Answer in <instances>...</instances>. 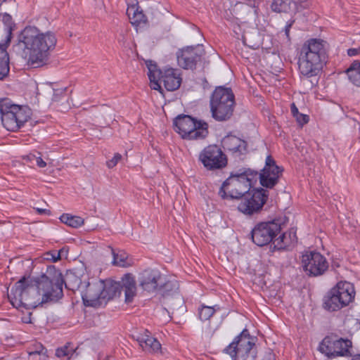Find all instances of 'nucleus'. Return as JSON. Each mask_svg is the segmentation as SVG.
<instances>
[{"label": "nucleus", "mask_w": 360, "mask_h": 360, "mask_svg": "<svg viewBox=\"0 0 360 360\" xmlns=\"http://www.w3.org/2000/svg\"><path fill=\"white\" fill-rule=\"evenodd\" d=\"M219 195L223 199H240L238 211L250 216L262 210L268 199L269 191L263 188L250 190L236 173L223 182Z\"/></svg>", "instance_id": "f257e3e1"}, {"label": "nucleus", "mask_w": 360, "mask_h": 360, "mask_svg": "<svg viewBox=\"0 0 360 360\" xmlns=\"http://www.w3.org/2000/svg\"><path fill=\"white\" fill-rule=\"evenodd\" d=\"M18 45L30 51L27 65L37 68L49 63L51 51L55 49L57 38L54 32H42L34 26H27L18 37Z\"/></svg>", "instance_id": "f03ea898"}, {"label": "nucleus", "mask_w": 360, "mask_h": 360, "mask_svg": "<svg viewBox=\"0 0 360 360\" xmlns=\"http://www.w3.org/2000/svg\"><path fill=\"white\" fill-rule=\"evenodd\" d=\"M326 41L321 39H310L302 46L298 55V70L307 78L319 75L327 60Z\"/></svg>", "instance_id": "7ed1b4c3"}, {"label": "nucleus", "mask_w": 360, "mask_h": 360, "mask_svg": "<svg viewBox=\"0 0 360 360\" xmlns=\"http://www.w3.org/2000/svg\"><path fill=\"white\" fill-rule=\"evenodd\" d=\"M11 304L15 308L35 309L44 304L41 294L31 277H22L8 294Z\"/></svg>", "instance_id": "20e7f679"}, {"label": "nucleus", "mask_w": 360, "mask_h": 360, "mask_svg": "<svg viewBox=\"0 0 360 360\" xmlns=\"http://www.w3.org/2000/svg\"><path fill=\"white\" fill-rule=\"evenodd\" d=\"M283 171V169L276 164V161L271 155H268L265 160V165L261 172L259 173L257 171L250 168H242L237 173L250 190L258 179L263 187L271 189L278 183L280 175Z\"/></svg>", "instance_id": "39448f33"}, {"label": "nucleus", "mask_w": 360, "mask_h": 360, "mask_svg": "<svg viewBox=\"0 0 360 360\" xmlns=\"http://www.w3.org/2000/svg\"><path fill=\"white\" fill-rule=\"evenodd\" d=\"M44 303L57 302L63 296V276L53 266L47 269L46 274L32 277Z\"/></svg>", "instance_id": "423d86ee"}, {"label": "nucleus", "mask_w": 360, "mask_h": 360, "mask_svg": "<svg viewBox=\"0 0 360 360\" xmlns=\"http://www.w3.org/2000/svg\"><path fill=\"white\" fill-rule=\"evenodd\" d=\"M235 96L231 88L219 86L211 94L210 107L212 117L218 122L231 119L235 108Z\"/></svg>", "instance_id": "0eeeda50"}, {"label": "nucleus", "mask_w": 360, "mask_h": 360, "mask_svg": "<svg viewBox=\"0 0 360 360\" xmlns=\"http://www.w3.org/2000/svg\"><path fill=\"white\" fill-rule=\"evenodd\" d=\"M0 114L3 126L11 131H16L31 117V109L27 105L15 104L11 99H0Z\"/></svg>", "instance_id": "6e6552de"}, {"label": "nucleus", "mask_w": 360, "mask_h": 360, "mask_svg": "<svg viewBox=\"0 0 360 360\" xmlns=\"http://www.w3.org/2000/svg\"><path fill=\"white\" fill-rule=\"evenodd\" d=\"M102 289L100 292L101 302L106 303L116 296L121 295L122 290L124 292L125 302L130 303L136 295V283L135 277L131 274H126L120 281L112 280L101 281Z\"/></svg>", "instance_id": "1a4fd4ad"}, {"label": "nucleus", "mask_w": 360, "mask_h": 360, "mask_svg": "<svg viewBox=\"0 0 360 360\" xmlns=\"http://www.w3.org/2000/svg\"><path fill=\"white\" fill-rule=\"evenodd\" d=\"M146 64L148 70V76L150 87L153 89L160 90L162 83L169 91H175L181 86L182 79L179 70L168 68L162 72L153 60H147Z\"/></svg>", "instance_id": "9d476101"}, {"label": "nucleus", "mask_w": 360, "mask_h": 360, "mask_svg": "<svg viewBox=\"0 0 360 360\" xmlns=\"http://www.w3.org/2000/svg\"><path fill=\"white\" fill-rule=\"evenodd\" d=\"M174 131L186 140H202L208 135V124L188 115H179L174 120Z\"/></svg>", "instance_id": "9b49d317"}, {"label": "nucleus", "mask_w": 360, "mask_h": 360, "mask_svg": "<svg viewBox=\"0 0 360 360\" xmlns=\"http://www.w3.org/2000/svg\"><path fill=\"white\" fill-rule=\"evenodd\" d=\"M256 338L251 336L248 329L245 328L223 350L229 355L231 360H255V353L253 347Z\"/></svg>", "instance_id": "f8f14e48"}, {"label": "nucleus", "mask_w": 360, "mask_h": 360, "mask_svg": "<svg viewBox=\"0 0 360 360\" xmlns=\"http://www.w3.org/2000/svg\"><path fill=\"white\" fill-rule=\"evenodd\" d=\"M280 219L257 223L251 231L252 242L259 247L271 245L282 230Z\"/></svg>", "instance_id": "ddd939ff"}, {"label": "nucleus", "mask_w": 360, "mask_h": 360, "mask_svg": "<svg viewBox=\"0 0 360 360\" xmlns=\"http://www.w3.org/2000/svg\"><path fill=\"white\" fill-rule=\"evenodd\" d=\"M352 347V342L350 340L328 335L321 342L319 350L328 359H332L338 356H352L350 351Z\"/></svg>", "instance_id": "4468645a"}, {"label": "nucleus", "mask_w": 360, "mask_h": 360, "mask_svg": "<svg viewBox=\"0 0 360 360\" xmlns=\"http://www.w3.org/2000/svg\"><path fill=\"white\" fill-rule=\"evenodd\" d=\"M302 266L307 276L317 277L327 271L329 264L326 258L319 252L307 250L302 255Z\"/></svg>", "instance_id": "2eb2a0df"}, {"label": "nucleus", "mask_w": 360, "mask_h": 360, "mask_svg": "<svg viewBox=\"0 0 360 360\" xmlns=\"http://www.w3.org/2000/svg\"><path fill=\"white\" fill-rule=\"evenodd\" d=\"M199 160L207 170L220 169L227 165V158L217 145L205 147L199 155Z\"/></svg>", "instance_id": "dca6fc26"}, {"label": "nucleus", "mask_w": 360, "mask_h": 360, "mask_svg": "<svg viewBox=\"0 0 360 360\" xmlns=\"http://www.w3.org/2000/svg\"><path fill=\"white\" fill-rule=\"evenodd\" d=\"M138 279L142 289L149 292L158 290L163 283V276L156 269L148 268L143 270L139 274Z\"/></svg>", "instance_id": "f3484780"}, {"label": "nucleus", "mask_w": 360, "mask_h": 360, "mask_svg": "<svg viewBox=\"0 0 360 360\" xmlns=\"http://www.w3.org/2000/svg\"><path fill=\"white\" fill-rule=\"evenodd\" d=\"M331 290L337 299L340 309L348 306L354 300L355 288L354 284L350 282L340 281Z\"/></svg>", "instance_id": "a211bd4d"}, {"label": "nucleus", "mask_w": 360, "mask_h": 360, "mask_svg": "<svg viewBox=\"0 0 360 360\" xmlns=\"http://www.w3.org/2000/svg\"><path fill=\"white\" fill-rule=\"evenodd\" d=\"M202 47L188 46L177 53L179 65L186 70L195 68L197 62L201 60Z\"/></svg>", "instance_id": "6ab92c4d"}, {"label": "nucleus", "mask_w": 360, "mask_h": 360, "mask_svg": "<svg viewBox=\"0 0 360 360\" xmlns=\"http://www.w3.org/2000/svg\"><path fill=\"white\" fill-rule=\"evenodd\" d=\"M224 149L235 158H240L248 153L247 142L232 134H228L221 141Z\"/></svg>", "instance_id": "aec40b11"}, {"label": "nucleus", "mask_w": 360, "mask_h": 360, "mask_svg": "<svg viewBox=\"0 0 360 360\" xmlns=\"http://www.w3.org/2000/svg\"><path fill=\"white\" fill-rule=\"evenodd\" d=\"M297 241L296 230L292 228L288 231L283 233L278 238H275L270 245V250L274 252L292 250Z\"/></svg>", "instance_id": "412c9836"}, {"label": "nucleus", "mask_w": 360, "mask_h": 360, "mask_svg": "<svg viewBox=\"0 0 360 360\" xmlns=\"http://www.w3.org/2000/svg\"><path fill=\"white\" fill-rule=\"evenodd\" d=\"M102 289V283L101 281L88 283L86 291L82 292V297L85 305L96 307L102 304L100 292Z\"/></svg>", "instance_id": "4be33fe9"}, {"label": "nucleus", "mask_w": 360, "mask_h": 360, "mask_svg": "<svg viewBox=\"0 0 360 360\" xmlns=\"http://www.w3.org/2000/svg\"><path fill=\"white\" fill-rule=\"evenodd\" d=\"M9 45V37L0 41V80L4 79L9 72V56L7 52Z\"/></svg>", "instance_id": "5701e85b"}, {"label": "nucleus", "mask_w": 360, "mask_h": 360, "mask_svg": "<svg viewBox=\"0 0 360 360\" xmlns=\"http://www.w3.org/2000/svg\"><path fill=\"white\" fill-rule=\"evenodd\" d=\"M136 340L144 350L157 352L161 349V345L159 341L151 337L148 330H146L144 334L138 335Z\"/></svg>", "instance_id": "b1692460"}, {"label": "nucleus", "mask_w": 360, "mask_h": 360, "mask_svg": "<svg viewBox=\"0 0 360 360\" xmlns=\"http://www.w3.org/2000/svg\"><path fill=\"white\" fill-rule=\"evenodd\" d=\"M127 14L132 25H139L141 23H145L147 21V17L142 10L139 11L137 4L128 7Z\"/></svg>", "instance_id": "393cba45"}, {"label": "nucleus", "mask_w": 360, "mask_h": 360, "mask_svg": "<svg viewBox=\"0 0 360 360\" xmlns=\"http://www.w3.org/2000/svg\"><path fill=\"white\" fill-rule=\"evenodd\" d=\"M296 8L295 0H272L271 8L276 13H288Z\"/></svg>", "instance_id": "a878e982"}, {"label": "nucleus", "mask_w": 360, "mask_h": 360, "mask_svg": "<svg viewBox=\"0 0 360 360\" xmlns=\"http://www.w3.org/2000/svg\"><path fill=\"white\" fill-rule=\"evenodd\" d=\"M345 73L353 85L360 87V61L354 60L352 63Z\"/></svg>", "instance_id": "bb28decb"}, {"label": "nucleus", "mask_w": 360, "mask_h": 360, "mask_svg": "<svg viewBox=\"0 0 360 360\" xmlns=\"http://www.w3.org/2000/svg\"><path fill=\"white\" fill-rule=\"evenodd\" d=\"M65 287L72 291L78 290L82 284L81 278L72 271H67L65 278H63Z\"/></svg>", "instance_id": "cd10ccee"}, {"label": "nucleus", "mask_w": 360, "mask_h": 360, "mask_svg": "<svg viewBox=\"0 0 360 360\" xmlns=\"http://www.w3.org/2000/svg\"><path fill=\"white\" fill-rule=\"evenodd\" d=\"M112 253L113 256L112 264L120 267H128L132 264L131 259L129 258L128 254L123 251L119 250L116 252L112 249Z\"/></svg>", "instance_id": "c85d7f7f"}, {"label": "nucleus", "mask_w": 360, "mask_h": 360, "mask_svg": "<svg viewBox=\"0 0 360 360\" xmlns=\"http://www.w3.org/2000/svg\"><path fill=\"white\" fill-rule=\"evenodd\" d=\"M323 307L328 311H337L340 309L332 290H328L323 299Z\"/></svg>", "instance_id": "c756f323"}, {"label": "nucleus", "mask_w": 360, "mask_h": 360, "mask_svg": "<svg viewBox=\"0 0 360 360\" xmlns=\"http://www.w3.org/2000/svg\"><path fill=\"white\" fill-rule=\"evenodd\" d=\"M60 220L61 222L72 228H78L84 224V219L79 216H73L70 214H63Z\"/></svg>", "instance_id": "7c9ffc66"}, {"label": "nucleus", "mask_w": 360, "mask_h": 360, "mask_svg": "<svg viewBox=\"0 0 360 360\" xmlns=\"http://www.w3.org/2000/svg\"><path fill=\"white\" fill-rule=\"evenodd\" d=\"M179 289V284L176 281H165V278L163 277V283L160 285L158 290H161L162 291V294L164 296L169 295L172 292H176Z\"/></svg>", "instance_id": "2f4dec72"}, {"label": "nucleus", "mask_w": 360, "mask_h": 360, "mask_svg": "<svg viewBox=\"0 0 360 360\" xmlns=\"http://www.w3.org/2000/svg\"><path fill=\"white\" fill-rule=\"evenodd\" d=\"M217 307V305L214 307H208L202 305L201 308L198 309V316L199 319L202 321H205L207 320H209L214 314L216 311L215 307Z\"/></svg>", "instance_id": "473e14b6"}, {"label": "nucleus", "mask_w": 360, "mask_h": 360, "mask_svg": "<svg viewBox=\"0 0 360 360\" xmlns=\"http://www.w3.org/2000/svg\"><path fill=\"white\" fill-rule=\"evenodd\" d=\"M46 352V349L45 347L39 342H37L34 344L32 347L28 349V354L29 356H32L35 354H44L45 355Z\"/></svg>", "instance_id": "72a5a7b5"}, {"label": "nucleus", "mask_w": 360, "mask_h": 360, "mask_svg": "<svg viewBox=\"0 0 360 360\" xmlns=\"http://www.w3.org/2000/svg\"><path fill=\"white\" fill-rule=\"evenodd\" d=\"M72 352V349H70L68 345H65L56 349V356L59 358L68 356L69 355H71Z\"/></svg>", "instance_id": "f704fd0d"}, {"label": "nucleus", "mask_w": 360, "mask_h": 360, "mask_svg": "<svg viewBox=\"0 0 360 360\" xmlns=\"http://www.w3.org/2000/svg\"><path fill=\"white\" fill-rule=\"evenodd\" d=\"M122 155L117 153L114 155L113 158L106 162V165L108 168H113L121 160Z\"/></svg>", "instance_id": "c9c22d12"}, {"label": "nucleus", "mask_w": 360, "mask_h": 360, "mask_svg": "<svg viewBox=\"0 0 360 360\" xmlns=\"http://www.w3.org/2000/svg\"><path fill=\"white\" fill-rule=\"evenodd\" d=\"M295 117L296 119V121L301 126H303L304 124H307L309 120L308 115H304L300 112L297 115H296Z\"/></svg>", "instance_id": "e433bc0d"}, {"label": "nucleus", "mask_w": 360, "mask_h": 360, "mask_svg": "<svg viewBox=\"0 0 360 360\" xmlns=\"http://www.w3.org/2000/svg\"><path fill=\"white\" fill-rule=\"evenodd\" d=\"M65 89H53V94L52 101H58L60 98L65 95Z\"/></svg>", "instance_id": "4c0bfd02"}, {"label": "nucleus", "mask_w": 360, "mask_h": 360, "mask_svg": "<svg viewBox=\"0 0 360 360\" xmlns=\"http://www.w3.org/2000/svg\"><path fill=\"white\" fill-rule=\"evenodd\" d=\"M57 250H52L45 253L44 259L46 260L52 261L53 262H56L60 260V259H56Z\"/></svg>", "instance_id": "58836bf2"}, {"label": "nucleus", "mask_w": 360, "mask_h": 360, "mask_svg": "<svg viewBox=\"0 0 360 360\" xmlns=\"http://www.w3.org/2000/svg\"><path fill=\"white\" fill-rule=\"evenodd\" d=\"M68 252V250H66L65 248H63L60 250H57V255L56 258L60 259H61L63 257L67 258Z\"/></svg>", "instance_id": "ea45409f"}, {"label": "nucleus", "mask_w": 360, "mask_h": 360, "mask_svg": "<svg viewBox=\"0 0 360 360\" xmlns=\"http://www.w3.org/2000/svg\"><path fill=\"white\" fill-rule=\"evenodd\" d=\"M37 156L34 154H29L23 158L24 160L27 162H30L32 164L35 163Z\"/></svg>", "instance_id": "a19ab883"}, {"label": "nucleus", "mask_w": 360, "mask_h": 360, "mask_svg": "<svg viewBox=\"0 0 360 360\" xmlns=\"http://www.w3.org/2000/svg\"><path fill=\"white\" fill-rule=\"evenodd\" d=\"M293 22H294V21L292 20V21L287 23V25H285V29H284L285 34L288 41H290V28H291Z\"/></svg>", "instance_id": "79ce46f5"}, {"label": "nucleus", "mask_w": 360, "mask_h": 360, "mask_svg": "<svg viewBox=\"0 0 360 360\" xmlns=\"http://www.w3.org/2000/svg\"><path fill=\"white\" fill-rule=\"evenodd\" d=\"M360 53V48L354 49L351 48L347 50V54L349 56H355Z\"/></svg>", "instance_id": "37998d69"}, {"label": "nucleus", "mask_w": 360, "mask_h": 360, "mask_svg": "<svg viewBox=\"0 0 360 360\" xmlns=\"http://www.w3.org/2000/svg\"><path fill=\"white\" fill-rule=\"evenodd\" d=\"M35 163L37 165L41 168H43L46 166V163L40 156H37Z\"/></svg>", "instance_id": "c03bdc74"}, {"label": "nucleus", "mask_w": 360, "mask_h": 360, "mask_svg": "<svg viewBox=\"0 0 360 360\" xmlns=\"http://www.w3.org/2000/svg\"><path fill=\"white\" fill-rule=\"evenodd\" d=\"M290 110H291V113L294 117L300 113L298 108L296 107V105L294 103H292L291 104Z\"/></svg>", "instance_id": "a18cd8bd"}, {"label": "nucleus", "mask_w": 360, "mask_h": 360, "mask_svg": "<svg viewBox=\"0 0 360 360\" xmlns=\"http://www.w3.org/2000/svg\"><path fill=\"white\" fill-rule=\"evenodd\" d=\"M37 212L39 214H50V211L46 209L37 208Z\"/></svg>", "instance_id": "49530a36"}, {"label": "nucleus", "mask_w": 360, "mask_h": 360, "mask_svg": "<svg viewBox=\"0 0 360 360\" xmlns=\"http://www.w3.org/2000/svg\"><path fill=\"white\" fill-rule=\"evenodd\" d=\"M274 356L271 352L266 354V356L262 360H273Z\"/></svg>", "instance_id": "de8ad7c7"}, {"label": "nucleus", "mask_w": 360, "mask_h": 360, "mask_svg": "<svg viewBox=\"0 0 360 360\" xmlns=\"http://www.w3.org/2000/svg\"><path fill=\"white\" fill-rule=\"evenodd\" d=\"M352 358L351 360H360V354H355L354 356H352Z\"/></svg>", "instance_id": "09e8293b"}, {"label": "nucleus", "mask_w": 360, "mask_h": 360, "mask_svg": "<svg viewBox=\"0 0 360 360\" xmlns=\"http://www.w3.org/2000/svg\"><path fill=\"white\" fill-rule=\"evenodd\" d=\"M244 44H246V38L245 37H244Z\"/></svg>", "instance_id": "8fccbe9b"}]
</instances>
